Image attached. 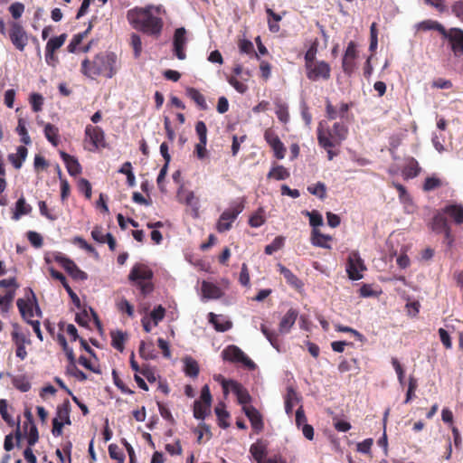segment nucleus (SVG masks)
Segmentation results:
<instances>
[{"label":"nucleus","mask_w":463,"mask_h":463,"mask_svg":"<svg viewBox=\"0 0 463 463\" xmlns=\"http://www.w3.org/2000/svg\"><path fill=\"white\" fill-rule=\"evenodd\" d=\"M159 13L160 8L154 5L135 7L128 11L127 18L134 29L147 35L158 37L164 26Z\"/></svg>","instance_id":"1"},{"label":"nucleus","mask_w":463,"mask_h":463,"mask_svg":"<svg viewBox=\"0 0 463 463\" xmlns=\"http://www.w3.org/2000/svg\"><path fill=\"white\" fill-rule=\"evenodd\" d=\"M80 71L90 79L104 76L111 79L117 73V55L114 52H100L92 60L84 59L81 61Z\"/></svg>","instance_id":"2"},{"label":"nucleus","mask_w":463,"mask_h":463,"mask_svg":"<svg viewBox=\"0 0 463 463\" xmlns=\"http://www.w3.org/2000/svg\"><path fill=\"white\" fill-rule=\"evenodd\" d=\"M152 269L145 264H135L129 274L128 280L140 289L141 294L146 297L154 290Z\"/></svg>","instance_id":"3"},{"label":"nucleus","mask_w":463,"mask_h":463,"mask_svg":"<svg viewBox=\"0 0 463 463\" xmlns=\"http://www.w3.org/2000/svg\"><path fill=\"white\" fill-rule=\"evenodd\" d=\"M244 209V200L234 202L231 207L226 209L219 217L216 223L218 232H225L232 229L233 222Z\"/></svg>","instance_id":"4"},{"label":"nucleus","mask_w":463,"mask_h":463,"mask_svg":"<svg viewBox=\"0 0 463 463\" xmlns=\"http://www.w3.org/2000/svg\"><path fill=\"white\" fill-rule=\"evenodd\" d=\"M222 356L225 361L233 364H241L250 370L256 368L255 363L237 345H230L226 346L222 352Z\"/></svg>","instance_id":"5"},{"label":"nucleus","mask_w":463,"mask_h":463,"mask_svg":"<svg viewBox=\"0 0 463 463\" xmlns=\"http://www.w3.org/2000/svg\"><path fill=\"white\" fill-rule=\"evenodd\" d=\"M11 339L15 346V355L22 361L27 357L26 345H31L29 335L24 334L17 323L12 325Z\"/></svg>","instance_id":"6"},{"label":"nucleus","mask_w":463,"mask_h":463,"mask_svg":"<svg viewBox=\"0 0 463 463\" xmlns=\"http://www.w3.org/2000/svg\"><path fill=\"white\" fill-rule=\"evenodd\" d=\"M307 78L311 81L327 80L331 77V67L325 61H317L305 65Z\"/></svg>","instance_id":"7"},{"label":"nucleus","mask_w":463,"mask_h":463,"mask_svg":"<svg viewBox=\"0 0 463 463\" xmlns=\"http://www.w3.org/2000/svg\"><path fill=\"white\" fill-rule=\"evenodd\" d=\"M441 36L448 42L455 57L463 56V30L461 28H445Z\"/></svg>","instance_id":"8"},{"label":"nucleus","mask_w":463,"mask_h":463,"mask_svg":"<svg viewBox=\"0 0 463 463\" xmlns=\"http://www.w3.org/2000/svg\"><path fill=\"white\" fill-rule=\"evenodd\" d=\"M222 387L225 395L231 391L236 395L240 404L250 406L249 403L251 402V396L241 383L234 380L222 379Z\"/></svg>","instance_id":"9"},{"label":"nucleus","mask_w":463,"mask_h":463,"mask_svg":"<svg viewBox=\"0 0 463 463\" xmlns=\"http://www.w3.org/2000/svg\"><path fill=\"white\" fill-rule=\"evenodd\" d=\"M366 267L358 251H352L347 260L346 272L352 280H359L363 278L362 272Z\"/></svg>","instance_id":"10"},{"label":"nucleus","mask_w":463,"mask_h":463,"mask_svg":"<svg viewBox=\"0 0 463 463\" xmlns=\"http://www.w3.org/2000/svg\"><path fill=\"white\" fill-rule=\"evenodd\" d=\"M8 35L13 45L23 52L28 43V36L23 25L17 22H11Z\"/></svg>","instance_id":"11"},{"label":"nucleus","mask_w":463,"mask_h":463,"mask_svg":"<svg viewBox=\"0 0 463 463\" xmlns=\"http://www.w3.org/2000/svg\"><path fill=\"white\" fill-rule=\"evenodd\" d=\"M264 139L271 147L274 156L277 159H283L286 156V146L281 142L279 136L271 128H267L264 132Z\"/></svg>","instance_id":"12"},{"label":"nucleus","mask_w":463,"mask_h":463,"mask_svg":"<svg viewBox=\"0 0 463 463\" xmlns=\"http://www.w3.org/2000/svg\"><path fill=\"white\" fill-rule=\"evenodd\" d=\"M55 261L62 266V268L71 276L74 279L77 280H85L88 279V275L86 272L82 271L79 269V267L75 264L73 260L65 257L62 254H59L55 256Z\"/></svg>","instance_id":"13"},{"label":"nucleus","mask_w":463,"mask_h":463,"mask_svg":"<svg viewBox=\"0 0 463 463\" xmlns=\"http://www.w3.org/2000/svg\"><path fill=\"white\" fill-rule=\"evenodd\" d=\"M187 43L186 30L184 27L177 28L174 33L173 52L179 60L186 58L185 46Z\"/></svg>","instance_id":"14"},{"label":"nucleus","mask_w":463,"mask_h":463,"mask_svg":"<svg viewBox=\"0 0 463 463\" xmlns=\"http://www.w3.org/2000/svg\"><path fill=\"white\" fill-rule=\"evenodd\" d=\"M357 58L356 44L354 42H349L342 60V68L345 74L351 75L355 67Z\"/></svg>","instance_id":"15"},{"label":"nucleus","mask_w":463,"mask_h":463,"mask_svg":"<svg viewBox=\"0 0 463 463\" xmlns=\"http://www.w3.org/2000/svg\"><path fill=\"white\" fill-rule=\"evenodd\" d=\"M85 137L89 138L94 149L106 147L105 133L101 128L87 125L85 128Z\"/></svg>","instance_id":"16"},{"label":"nucleus","mask_w":463,"mask_h":463,"mask_svg":"<svg viewBox=\"0 0 463 463\" xmlns=\"http://www.w3.org/2000/svg\"><path fill=\"white\" fill-rule=\"evenodd\" d=\"M317 133L318 145L321 147L333 148L335 146H337L335 141L334 140L332 129L326 126L324 121L319 122Z\"/></svg>","instance_id":"17"},{"label":"nucleus","mask_w":463,"mask_h":463,"mask_svg":"<svg viewBox=\"0 0 463 463\" xmlns=\"http://www.w3.org/2000/svg\"><path fill=\"white\" fill-rule=\"evenodd\" d=\"M242 411L250 420L252 429L257 433L260 432L264 428V424L260 411L253 406H242Z\"/></svg>","instance_id":"18"},{"label":"nucleus","mask_w":463,"mask_h":463,"mask_svg":"<svg viewBox=\"0 0 463 463\" xmlns=\"http://www.w3.org/2000/svg\"><path fill=\"white\" fill-rule=\"evenodd\" d=\"M60 156L65 164L68 173L71 176H77L81 173L82 167L75 156H71L64 151H61Z\"/></svg>","instance_id":"19"},{"label":"nucleus","mask_w":463,"mask_h":463,"mask_svg":"<svg viewBox=\"0 0 463 463\" xmlns=\"http://www.w3.org/2000/svg\"><path fill=\"white\" fill-rule=\"evenodd\" d=\"M298 316V312L294 309L290 308L288 310V312L284 315V317L281 318L279 325V331L280 334H288L291 327L294 326L297 318Z\"/></svg>","instance_id":"20"},{"label":"nucleus","mask_w":463,"mask_h":463,"mask_svg":"<svg viewBox=\"0 0 463 463\" xmlns=\"http://www.w3.org/2000/svg\"><path fill=\"white\" fill-rule=\"evenodd\" d=\"M208 320L218 332H226L232 327V323L225 319L222 315H216L213 312L208 314Z\"/></svg>","instance_id":"21"},{"label":"nucleus","mask_w":463,"mask_h":463,"mask_svg":"<svg viewBox=\"0 0 463 463\" xmlns=\"http://www.w3.org/2000/svg\"><path fill=\"white\" fill-rule=\"evenodd\" d=\"M332 240V236L323 234L318 229H312L310 242L313 246L323 249H331V246L328 244V242Z\"/></svg>","instance_id":"22"},{"label":"nucleus","mask_w":463,"mask_h":463,"mask_svg":"<svg viewBox=\"0 0 463 463\" xmlns=\"http://www.w3.org/2000/svg\"><path fill=\"white\" fill-rule=\"evenodd\" d=\"M445 215H449L456 224H463V205L448 204L441 209Z\"/></svg>","instance_id":"23"},{"label":"nucleus","mask_w":463,"mask_h":463,"mask_svg":"<svg viewBox=\"0 0 463 463\" xmlns=\"http://www.w3.org/2000/svg\"><path fill=\"white\" fill-rule=\"evenodd\" d=\"M278 269L281 275H283L286 282L296 289H300L303 287L301 280L287 267L279 263L277 265Z\"/></svg>","instance_id":"24"},{"label":"nucleus","mask_w":463,"mask_h":463,"mask_svg":"<svg viewBox=\"0 0 463 463\" xmlns=\"http://www.w3.org/2000/svg\"><path fill=\"white\" fill-rule=\"evenodd\" d=\"M17 307L19 309V312L21 314V317L23 319L29 323V321H32V317L34 316L33 314V300L26 301L23 298H18L16 301Z\"/></svg>","instance_id":"25"},{"label":"nucleus","mask_w":463,"mask_h":463,"mask_svg":"<svg viewBox=\"0 0 463 463\" xmlns=\"http://www.w3.org/2000/svg\"><path fill=\"white\" fill-rule=\"evenodd\" d=\"M449 225V224L448 219H447L446 215L444 214V213L442 212V210L437 212L434 214V216L430 223V229L436 233H441L442 230L447 228Z\"/></svg>","instance_id":"26"},{"label":"nucleus","mask_w":463,"mask_h":463,"mask_svg":"<svg viewBox=\"0 0 463 463\" xmlns=\"http://www.w3.org/2000/svg\"><path fill=\"white\" fill-rule=\"evenodd\" d=\"M250 452L257 463H264L267 455V446L262 441L258 440L257 442L250 445Z\"/></svg>","instance_id":"27"},{"label":"nucleus","mask_w":463,"mask_h":463,"mask_svg":"<svg viewBox=\"0 0 463 463\" xmlns=\"http://www.w3.org/2000/svg\"><path fill=\"white\" fill-rule=\"evenodd\" d=\"M420 172V167L419 165L418 161L411 157L408 159L405 166L403 167L402 173L405 179H411L416 177Z\"/></svg>","instance_id":"28"},{"label":"nucleus","mask_w":463,"mask_h":463,"mask_svg":"<svg viewBox=\"0 0 463 463\" xmlns=\"http://www.w3.org/2000/svg\"><path fill=\"white\" fill-rule=\"evenodd\" d=\"M28 150L25 146H20L17 147L16 154H9L8 160L12 163L14 168L20 169L24 161L27 156Z\"/></svg>","instance_id":"29"},{"label":"nucleus","mask_w":463,"mask_h":463,"mask_svg":"<svg viewBox=\"0 0 463 463\" xmlns=\"http://www.w3.org/2000/svg\"><path fill=\"white\" fill-rule=\"evenodd\" d=\"M32 212V206L26 203L24 197H20L15 203V210L13 214L14 220H19L21 216L29 214Z\"/></svg>","instance_id":"30"},{"label":"nucleus","mask_w":463,"mask_h":463,"mask_svg":"<svg viewBox=\"0 0 463 463\" xmlns=\"http://www.w3.org/2000/svg\"><path fill=\"white\" fill-rule=\"evenodd\" d=\"M299 399L297 392L293 388H288L285 397V411L288 415H291L294 406L298 403Z\"/></svg>","instance_id":"31"},{"label":"nucleus","mask_w":463,"mask_h":463,"mask_svg":"<svg viewBox=\"0 0 463 463\" xmlns=\"http://www.w3.org/2000/svg\"><path fill=\"white\" fill-rule=\"evenodd\" d=\"M71 405L68 400L64 401V402L57 407L56 417L54 419H59L61 421L64 422L66 425H71V420L70 418Z\"/></svg>","instance_id":"32"},{"label":"nucleus","mask_w":463,"mask_h":463,"mask_svg":"<svg viewBox=\"0 0 463 463\" xmlns=\"http://www.w3.org/2000/svg\"><path fill=\"white\" fill-rule=\"evenodd\" d=\"M331 129L333 132L334 140L335 141L336 145H340L341 142L347 137V127L341 122H335Z\"/></svg>","instance_id":"33"},{"label":"nucleus","mask_w":463,"mask_h":463,"mask_svg":"<svg viewBox=\"0 0 463 463\" xmlns=\"http://www.w3.org/2000/svg\"><path fill=\"white\" fill-rule=\"evenodd\" d=\"M289 175L290 173L286 167L280 165H277L269 170L267 175V178L279 181L288 179Z\"/></svg>","instance_id":"34"},{"label":"nucleus","mask_w":463,"mask_h":463,"mask_svg":"<svg viewBox=\"0 0 463 463\" xmlns=\"http://www.w3.org/2000/svg\"><path fill=\"white\" fill-rule=\"evenodd\" d=\"M111 345L119 352H123L125 345L124 343L127 339V335L120 330L112 331L110 333Z\"/></svg>","instance_id":"35"},{"label":"nucleus","mask_w":463,"mask_h":463,"mask_svg":"<svg viewBox=\"0 0 463 463\" xmlns=\"http://www.w3.org/2000/svg\"><path fill=\"white\" fill-rule=\"evenodd\" d=\"M186 95L192 100H194L200 109H207V104H206V101H205V98L198 90H196L194 88H192V87L187 88L186 89Z\"/></svg>","instance_id":"36"},{"label":"nucleus","mask_w":463,"mask_h":463,"mask_svg":"<svg viewBox=\"0 0 463 463\" xmlns=\"http://www.w3.org/2000/svg\"><path fill=\"white\" fill-rule=\"evenodd\" d=\"M260 330L270 345L279 351L280 345L279 334L274 330H270L265 324L260 325Z\"/></svg>","instance_id":"37"},{"label":"nucleus","mask_w":463,"mask_h":463,"mask_svg":"<svg viewBox=\"0 0 463 463\" xmlns=\"http://www.w3.org/2000/svg\"><path fill=\"white\" fill-rule=\"evenodd\" d=\"M202 291L207 298H219L221 297L220 288L213 283L203 281L202 284Z\"/></svg>","instance_id":"38"},{"label":"nucleus","mask_w":463,"mask_h":463,"mask_svg":"<svg viewBox=\"0 0 463 463\" xmlns=\"http://www.w3.org/2000/svg\"><path fill=\"white\" fill-rule=\"evenodd\" d=\"M211 406L203 403L201 401H194V417L197 420H204L210 413Z\"/></svg>","instance_id":"39"},{"label":"nucleus","mask_w":463,"mask_h":463,"mask_svg":"<svg viewBox=\"0 0 463 463\" xmlns=\"http://www.w3.org/2000/svg\"><path fill=\"white\" fill-rule=\"evenodd\" d=\"M44 135L47 140L54 146L59 144V129L54 125L48 123L44 127Z\"/></svg>","instance_id":"40"},{"label":"nucleus","mask_w":463,"mask_h":463,"mask_svg":"<svg viewBox=\"0 0 463 463\" xmlns=\"http://www.w3.org/2000/svg\"><path fill=\"white\" fill-rule=\"evenodd\" d=\"M67 39L66 33H61L59 36L52 37L49 39V41L46 43L45 50H47L49 52L57 51L60 49L65 43Z\"/></svg>","instance_id":"41"},{"label":"nucleus","mask_w":463,"mask_h":463,"mask_svg":"<svg viewBox=\"0 0 463 463\" xmlns=\"http://www.w3.org/2000/svg\"><path fill=\"white\" fill-rule=\"evenodd\" d=\"M215 414L218 418L219 426L222 429H226L229 427V422L227 419L230 417L229 412L224 409V404L221 403L214 409Z\"/></svg>","instance_id":"42"},{"label":"nucleus","mask_w":463,"mask_h":463,"mask_svg":"<svg viewBox=\"0 0 463 463\" xmlns=\"http://www.w3.org/2000/svg\"><path fill=\"white\" fill-rule=\"evenodd\" d=\"M90 28H91V25H90L89 28L86 31H84L83 33H79L73 35L71 41L70 42V43L67 46V50L69 52L73 53L77 51L79 45L82 43V40L86 37V35L90 32Z\"/></svg>","instance_id":"43"},{"label":"nucleus","mask_w":463,"mask_h":463,"mask_svg":"<svg viewBox=\"0 0 463 463\" xmlns=\"http://www.w3.org/2000/svg\"><path fill=\"white\" fill-rule=\"evenodd\" d=\"M24 432L27 439L28 447H33L39 439V432L36 425H28L27 429H24Z\"/></svg>","instance_id":"44"},{"label":"nucleus","mask_w":463,"mask_h":463,"mask_svg":"<svg viewBox=\"0 0 463 463\" xmlns=\"http://www.w3.org/2000/svg\"><path fill=\"white\" fill-rule=\"evenodd\" d=\"M418 28L422 31L435 30L440 34H442L445 30V27L440 23L433 20H426L420 23Z\"/></svg>","instance_id":"45"},{"label":"nucleus","mask_w":463,"mask_h":463,"mask_svg":"<svg viewBox=\"0 0 463 463\" xmlns=\"http://www.w3.org/2000/svg\"><path fill=\"white\" fill-rule=\"evenodd\" d=\"M184 373L190 377H197L199 374L198 363L193 358H186L184 360Z\"/></svg>","instance_id":"46"},{"label":"nucleus","mask_w":463,"mask_h":463,"mask_svg":"<svg viewBox=\"0 0 463 463\" xmlns=\"http://www.w3.org/2000/svg\"><path fill=\"white\" fill-rule=\"evenodd\" d=\"M284 243H285V238L282 237V236H277L270 244H268L265 249H264V252L267 254V255H271L273 254L274 252L279 250L280 249L283 248L284 246Z\"/></svg>","instance_id":"47"},{"label":"nucleus","mask_w":463,"mask_h":463,"mask_svg":"<svg viewBox=\"0 0 463 463\" xmlns=\"http://www.w3.org/2000/svg\"><path fill=\"white\" fill-rule=\"evenodd\" d=\"M138 353L140 357H142L145 360H152L156 358V355L154 354V348L152 343L146 345L144 341H141Z\"/></svg>","instance_id":"48"},{"label":"nucleus","mask_w":463,"mask_h":463,"mask_svg":"<svg viewBox=\"0 0 463 463\" xmlns=\"http://www.w3.org/2000/svg\"><path fill=\"white\" fill-rule=\"evenodd\" d=\"M16 132L18 133L19 136H21V141L24 145H29L31 143V137H29L28 131L26 128V122L24 118L18 119Z\"/></svg>","instance_id":"49"},{"label":"nucleus","mask_w":463,"mask_h":463,"mask_svg":"<svg viewBox=\"0 0 463 463\" xmlns=\"http://www.w3.org/2000/svg\"><path fill=\"white\" fill-rule=\"evenodd\" d=\"M307 191L320 199H324L326 196V187L322 182H317L315 184L307 186Z\"/></svg>","instance_id":"50"},{"label":"nucleus","mask_w":463,"mask_h":463,"mask_svg":"<svg viewBox=\"0 0 463 463\" xmlns=\"http://www.w3.org/2000/svg\"><path fill=\"white\" fill-rule=\"evenodd\" d=\"M306 216H308L309 218V224L313 227V229H317L318 226L323 225V217L319 213L318 211H305L303 213Z\"/></svg>","instance_id":"51"},{"label":"nucleus","mask_w":463,"mask_h":463,"mask_svg":"<svg viewBox=\"0 0 463 463\" xmlns=\"http://www.w3.org/2000/svg\"><path fill=\"white\" fill-rule=\"evenodd\" d=\"M278 118L279 121H281L284 124H287L289 120V113H288V108L284 103H278L276 105V111H275Z\"/></svg>","instance_id":"52"},{"label":"nucleus","mask_w":463,"mask_h":463,"mask_svg":"<svg viewBox=\"0 0 463 463\" xmlns=\"http://www.w3.org/2000/svg\"><path fill=\"white\" fill-rule=\"evenodd\" d=\"M109 454L112 459L118 461V463H124L125 455L117 444H110L109 446Z\"/></svg>","instance_id":"53"},{"label":"nucleus","mask_w":463,"mask_h":463,"mask_svg":"<svg viewBox=\"0 0 463 463\" xmlns=\"http://www.w3.org/2000/svg\"><path fill=\"white\" fill-rule=\"evenodd\" d=\"M7 402L5 400L1 399L0 400V414L3 418V420L11 427L14 426L16 423L11 417V415L7 411Z\"/></svg>","instance_id":"54"},{"label":"nucleus","mask_w":463,"mask_h":463,"mask_svg":"<svg viewBox=\"0 0 463 463\" xmlns=\"http://www.w3.org/2000/svg\"><path fill=\"white\" fill-rule=\"evenodd\" d=\"M14 289L8 290L5 296H0V307L4 312H7L14 298Z\"/></svg>","instance_id":"55"},{"label":"nucleus","mask_w":463,"mask_h":463,"mask_svg":"<svg viewBox=\"0 0 463 463\" xmlns=\"http://www.w3.org/2000/svg\"><path fill=\"white\" fill-rule=\"evenodd\" d=\"M441 180L435 176L427 177L423 184V190L430 192L441 186Z\"/></svg>","instance_id":"56"},{"label":"nucleus","mask_w":463,"mask_h":463,"mask_svg":"<svg viewBox=\"0 0 463 463\" xmlns=\"http://www.w3.org/2000/svg\"><path fill=\"white\" fill-rule=\"evenodd\" d=\"M30 103L34 112H39L43 109V97L39 93H33L30 96Z\"/></svg>","instance_id":"57"},{"label":"nucleus","mask_w":463,"mask_h":463,"mask_svg":"<svg viewBox=\"0 0 463 463\" xmlns=\"http://www.w3.org/2000/svg\"><path fill=\"white\" fill-rule=\"evenodd\" d=\"M13 384L16 389L23 392H28L31 389V383L24 376L14 378Z\"/></svg>","instance_id":"58"},{"label":"nucleus","mask_w":463,"mask_h":463,"mask_svg":"<svg viewBox=\"0 0 463 463\" xmlns=\"http://www.w3.org/2000/svg\"><path fill=\"white\" fill-rule=\"evenodd\" d=\"M317 52V43L315 42L311 44L308 50L306 52L304 55L305 65L315 62L317 60L316 59V55Z\"/></svg>","instance_id":"59"},{"label":"nucleus","mask_w":463,"mask_h":463,"mask_svg":"<svg viewBox=\"0 0 463 463\" xmlns=\"http://www.w3.org/2000/svg\"><path fill=\"white\" fill-rule=\"evenodd\" d=\"M67 373L74 376L76 379H78L80 382H83L87 379V375L85 373H83L81 370H80L76 364H68L67 366Z\"/></svg>","instance_id":"60"},{"label":"nucleus","mask_w":463,"mask_h":463,"mask_svg":"<svg viewBox=\"0 0 463 463\" xmlns=\"http://www.w3.org/2000/svg\"><path fill=\"white\" fill-rule=\"evenodd\" d=\"M112 377H113V382H114V384L123 392V393H126V394H133L134 392L129 389L124 383L123 381L119 378L118 373L116 370H113L112 371Z\"/></svg>","instance_id":"61"},{"label":"nucleus","mask_w":463,"mask_h":463,"mask_svg":"<svg viewBox=\"0 0 463 463\" xmlns=\"http://www.w3.org/2000/svg\"><path fill=\"white\" fill-rule=\"evenodd\" d=\"M240 51L246 54H253L255 57L259 58L258 54L254 51L253 43L247 39L241 40L239 43Z\"/></svg>","instance_id":"62"},{"label":"nucleus","mask_w":463,"mask_h":463,"mask_svg":"<svg viewBox=\"0 0 463 463\" xmlns=\"http://www.w3.org/2000/svg\"><path fill=\"white\" fill-rule=\"evenodd\" d=\"M165 315V309L161 305H159L152 310L150 313V317L154 321L155 326H157V324L164 319Z\"/></svg>","instance_id":"63"},{"label":"nucleus","mask_w":463,"mask_h":463,"mask_svg":"<svg viewBox=\"0 0 463 463\" xmlns=\"http://www.w3.org/2000/svg\"><path fill=\"white\" fill-rule=\"evenodd\" d=\"M9 12L11 13L14 19H19L24 12V5L20 2L13 3L9 6Z\"/></svg>","instance_id":"64"}]
</instances>
